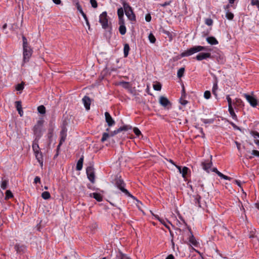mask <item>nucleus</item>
<instances>
[{
	"label": "nucleus",
	"instance_id": "nucleus-1",
	"mask_svg": "<svg viewBox=\"0 0 259 259\" xmlns=\"http://www.w3.org/2000/svg\"><path fill=\"white\" fill-rule=\"evenodd\" d=\"M22 38L23 40V61L27 62L32 56L33 51L29 46L26 37L24 35H22Z\"/></svg>",
	"mask_w": 259,
	"mask_h": 259
},
{
	"label": "nucleus",
	"instance_id": "nucleus-2",
	"mask_svg": "<svg viewBox=\"0 0 259 259\" xmlns=\"http://www.w3.org/2000/svg\"><path fill=\"white\" fill-rule=\"evenodd\" d=\"M115 186L123 193H124L127 196L133 198L134 200H136L137 201H138L137 198L132 195L127 190L125 189V184L123 180L121 179V177H116L115 179Z\"/></svg>",
	"mask_w": 259,
	"mask_h": 259
},
{
	"label": "nucleus",
	"instance_id": "nucleus-3",
	"mask_svg": "<svg viewBox=\"0 0 259 259\" xmlns=\"http://www.w3.org/2000/svg\"><path fill=\"white\" fill-rule=\"evenodd\" d=\"M207 49L205 47L195 46L182 53L181 54V56L182 57L190 56L197 52H199L202 51H205Z\"/></svg>",
	"mask_w": 259,
	"mask_h": 259
},
{
	"label": "nucleus",
	"instance_id": "nucleus-4",
	"mask_svg": "<svg viewBox=\"0 0 259 259\" xmlns=\"http://www.w3.org/2000/svg\"><path fill=\"white\" fill-rule=\"evenodd\" d=\"M99 22L104 29L108 28L111 30V27L109 26L107 13L106 11L103 12L99 16Z\"/></svg>",
	"mask_w": 259,
	"mask_h": 259
},
{
	"label": "nucleus",
	"instance_id": "nucleus-5",
	"mask_svg": "<svg viewBox=\"0 0 259 259\" xmlns=\"http://www.w3.org/2000/svg\"><path fill=\"white\" fill-rule=\"evenodd\" d=\"M123 8L125 15L128 18V19L131 21H136V15L134 13L132 8L130 5H128Z\"/></svg>",
	"mask_w": 259,
	"mask_h": 259
},
{
	"label": "nucleus",
	"instance_id": "nucleus-6",
	"mask_svg": "<svg viewBox=\"0 0 259 259\" xmlns=\"http://www.w3.org/2000/svg\"><path fill=\"white\" fill-rule=\"evenodd\" d=\"M86 172L87 174L88 178L92 183H95V175L94 172V168L93 166L87 167L86 169Z\"/></svg>",
	"mask_w": 259,
	"mask_h": 259
},
{
	"label": "nucleus",
	"instance_id": "nucleus-7",
	"mask_svg": "<svg viewBox=\"0 0 259 259\" xmlns=\"http://www.w3.org/2000/svg\"><path fill=\"white\" fill-rule=\"evenodd\" d=\"M44 121L42 120H38L37 123L33 127V132L37 137H40L41 134V127L42 126Z\"/></svg>",
	"mask_w": 259,
	"mask_h": 259
},
{
	"label": "nucleus",
	"instance_id": "nucleus-8",
	"mask_svg": "<svg viewBox=\"0 0 259 259\" xmlns=\"http://www.w3.org/2000/svg\"><path fill=\"white\" fill-rule=\"evenodd\" d=\"M211 58L216 59L220 64H223L225 61L224 54L219 50H217L215 54L211 55Z\"/></svg>",
	"mask_w": 259,
	"mask_h": 259
},
{
	"label": "nucleus",
	"instance_id": "nucleus-9",
	"mask_svg": "<svg viewBox=\"0 0 259 259\" xmlns=\"http://www.w3.org/2000/svg\"><path fill=\"white\" fill-rule=\"evenodd\" d=\"M203 169L207 172H209V169L212 165V156H210V160H206L201 162V164Z\"/></svg>",
	"mask_w": 259,
	"mask_h": 259
},
{
	"label": "nucleus",
	"instance_id": "nucleus-10",
	"mask_svg": "<svg viewBox=\"0 0 259 259\" xmlns=\"http://www.w3.org/2000/svg\"><path fill=\"white\" fill-rule=\"evenodd\" d=\"M243 96L251 106L253 107L256 106L257 105V101L255 98L247 94H244Z\"/></svg>",
	"mask_w": 259,
	"mask_h": 259
},
{
	"label": "nucleus",
	"instance_id": "nucleus-11",
	"mask_svg": "<svg viewBox=\"0 0 259 259\" xmlns=\"http://www.w3.org/2000/svg\"><path fill=\"white\" fill-rule=\"evenodd\" d=\"M211 58V55L209 53H200L195 58L198 61H201L204 59Z\"/></svg>",
	"mask_w": 259,
	"mask_h": 259
},
{
	"label": "nucleus",
	"instance_id": "nucleus-12",
	"mask_svg": "<svg viewBox=\"0 0 259 259\" xmlns=\"http://www.w3.org/2000/svg\"><path fill=\"white\" fill-rule=\"evenodd\" d=\"M105 120L109 126H111L115 124V121L112 118L110 114L108 112L105 113Z\"/></svg>",
	"mask_w": 259,
	"mask_h": 259
},
{
	"label": "nucleus",
	"instance_id": "nucleus-13",
	"mask_svg": "<svg viewBox=\"0 0 259 259\" xmlns=\"http://www.w3.org/2000/svg\"><path fill=\"white\" fill-rule=\"evenodd\" d=\"M76 8H77V10L81 14V15L83 17L84 19L85 20L86 24L88 26V29H90V24L89 21L88 20V19L87 18L86 14L83 12L81 6L79 5V6H77Z\"/></svg>",
	"mask_w": 259,
	"mask_h": 259
},
{
	"label": "nucleus",
	"instance_id": "nucleus-14",
	"mask_svg": "<svg viewBox=\"0 0 259 259\" xmlns=\"http://www.w3.org/2000/svg\"><path fill=\"white\" fill-rule=\"evenodd\" d=\"M119 25V31L121 35H124L126 33V29L124 24V20L118 21Z\"/></svg>",
	"mask_w": 259,
	"mask_h": 259
},
{
	"label": "nucleus",
	"instance_id": "nucleus-15",
	"mask_svg": "<svg viewBox=\"0 0 259 259\" xmlns=\"http://www.w3.org/2000/svg\"><path fill=\"white\" fill-rule=\"evenodd\" d=\"M82 102L85 109L87 110H89L90 109L91 103L90 98L88 96H85L82 99Z\"/></svg>",
	"mask_w": 259,
	"mask_h": 259
},
{
	"label": "nucleus",
	"instance_id": "nucleus-16",
	"mask_svg": "<svg viewBox=\"0 0 259 259\" xmlns=\"http://www.w3.org/2000/svg\"><path fill=\"white\" fill-rule=\"evenodd\" d=\"M250 134L254 138H256V137L259 138V122L255 125L254 130L251 131Z\"/></svg>",
	"mask_w": 259,
	"mask_h": 259
},
{
	"label": "nucleus",
	"instance_id": "nucleus-17",
	"mask_svg": "<svg viewBox=\"0 0 259 259\" xmlns=\"http://www.w3.org/2000/svg\"><path fill=\"white\" fill-rule=\"evenodd\" d=\"M35 156L38 162L42 167L43 166V156L42 153L40 151L35 153Z\"/></svg>",
	"mask_w": 259,
	"mask_h": 259
},
{
	"label": "nucleus",
	"instance_id": "nucleus-18",
	"mask_svg": "<svg viewBox=\"0 0 259 259\" xmlns=\"http://www.w3.org/2000/svg\"><path fill=\"white\" fill-rule=\"evenodd\" d=\"M159 103L162 106L164 107H166L168 105L170 104V102L168 100V99L163 96H161L160 97Z\"/></svg>",
	"mask_w": 259,
	"mask_h": 259
},
{
	"label": "nucleus",
	"instance_id": "nucleus-19",
	"mask_svg": "<svg viewBox=\"0 0 259 259\" xmlns=\"http://www.w3.org/2000/svg\"><path fill=\"white\" fill-rule=\"evenodd\" d=\"M90 197H93L97 201L99 202H101L103 200V196L102 195L98 193H92L90 194Z\"/></svg>",
	"mask_w": 259,
	"mask_h": 259
},
{
	"label": "nucleus",
	"instance_id": "nucleus-20",
	"mask_svg": "<svg viewBox=\"0 0 259 259\" xmlns=\"http://www.w3.org/2000/svg\"><path fill=\"white\" fill-rule=\"evenodd\" d=\"M124 8H119L117 10V15L118 17V21H123V16H124Z\"/></svg>",
	"mask_w": 259,
	"mask_h": 259
},
{
	"label": "nucleus",
	"instance_id": "nucleus-21",
	"mask_svg": "<svg viewBox=\"0 0 259 259\" xmlns=\"http://www.w3.org/2000/svg\"><path fill=\"white\" fill-rule=\"evenodd\" d=\"M206 41L208 44L211 45H217L219 43L217 39L213 36H209L207 37Z\"/></svg>",
	"mask_w": 259,
	"mask_h": 259
},
{
	"label": "nucleus",
	"instance_id": "nucleus-22",
	"mask_svg": "<svg viewBox=\"0 0 259 259\" xmlns=\"http://www.w3.org/2000/svg\"><path fill=\"white\" fill-rule=\"evenodd\" d=\"M233 104L237 107L241 108L244 106V103L241 99L239 98H236L233 102Z\"/></svg>",
	"mask_w": 259,
	"mask_h": 259
},
{
	"label": "nucleus",
	"instance_id": "nucleus-23",
	"mask_svg": "<svg viewBox=\"0 0 259 259\" xmlns=\"http://www.w3.org/2000/svg\"><path fill=\"white\" fill-rule=\"evenodd\" d=\"M83 157L81 156L79 159L78 160L77 165H76V169L77 170H80L82 169V165H83Z\"/></svg>",
	"mask_w": 259,
	"mask_h": 259
},
{
	"label": "nucleus",
	"instance_id": "nucleus-24",
	"mask_svg": "<svg viewBox=\"0 0 259 259\" xmlns=\"http://www.w3.org/2000/svg\"><path fill=\"white\" fill-rule=\"evenodd\" d=\"M228 110H229L230 114L231 115V116L232 117V118L233 119H234V120H237V116L236 115V114H235V112L234 111V109L233 108V106H231V107H228Z\"/></svg>",
	"mask_w": 259,
	"mask_h": 259
},
{
	"label": "nucleus",
	"instance_id": "nucleus-25",
	"mask_svg": "<svg viewBox=\"0 0 259 259\" xmlns=\"http://www.w3.org/2000/svg\"><path fill=\"white\" fill-rule=\"evenodd\" d=\"M17 253H21V252H24L25 247L24 246L22 245L20 246L19 244H16L14 247Z\"/></svg>",
	"mask_w": 259,
	"mask_h": 259
},
{
	"label": "nucleus",
	"instance_id": "nucleus-26",
	"mask_svg": "<svg viewBox=\"0 0 259 259\" xmlns=\"http://www.w3.org/2000/svg\"><path fill=\"white\" fill-rule=\"evenodd\" d=\"M130 50V48L129 45L128 44H124L123 48V53L124 57H127Z\"/></svg>",
	"mask_w": 259,
	"mask_h": 259
},
{
	"label": "nucleus",
	"instance_id": "nucleus-27",
	"mask_svg": "<svg viewBox=\"0 0 259 259\" xmlns=\"http://www.w3.org/2000/svg\"><path fill=\"white\" fill-rule=\"evenodd\" d=\"M218 89V86L217 82L216 81L213 83L212 89V94L215 96V97L216 98H218V94L217 93V91Z\"/></svg>",
	"mask_w": 259,
	"mask_h": 259
},
{
	"label": "nucleus",
	"instance_id": "nucleus-28",
	"mask_svg": "<svg viewBox=\"0 0 259 259\" xmlns=\"http://www.w3.org/2000/svg\"><path fill=\"white\" fill-rule=\"evenodd\" d=\"M190 233L191 234V236L189 238V242L193 245L196 246L197 245V242L196 240L195 239V238L192 234L191 231H190Z\"/></svg>",
	"mask_w": 259,
	"mask_h": 259
},
{
	"label": "nucleus",
	"instance_id": "nucleus-29",
	"mask_svg": "<svg viewBox=\"0 0 259 259\" xmlns=\"http://www.w3.org/2000/svg\"><path fill=\"white\" fill-rule=\"evenodd\" d=\"M132 127L131 125H123V126H121L119 128H118V131H119V132H121L123 131H127L128 130L132 129Z\"/></svg>",
	"mask_w": 259,
	"mask_h": 259
},
{
	"label": "nucleus",
	"instance_id": "nucleus-30",
	"mask_svg": "<svg viewBox=\"0 0 259 259\" xmlns=\"http://www.w3.org/2000/svg\"><path fill=\"white\" fill-rule=\"evenodd\" d=\"M41 197L43 199L45 200L49 199L51 197V195L50 193L48 191H45L42 193L41 194Z\"/></svg>",
	"mask_w": 259,
	"mask_h": 259
},
{
	"label": "nucleus",
	"instance_id": "nucleus-31",
	"mask_svg": "<svg viewBox=\"0 0 259 259\" xmlns=\"http://www.w3.org/2000/svg\"><path fill=\"white\" fill-rule=\"evenodd\" d=\"M185 72V68L182 67L180 68L177 72V76L179 78H181Z\"/></svg>",
	"mask_w": 259,
	"mask_h": 259
},
{
	"label": "nucleus",
	"instance_id": "nucleus-32",
	"mask_svg": "<svg viewBox=\"0 0 259 259\" xmlns=\"http://www.w3.org/2000/svg\"><path fill=\"white\" fill-rule=\"evenodd\" d=\"M32 149L35 153L40 151L39 147L37 143L34 142L32 144Z\"/></svg>",
	"mask_w": 259,
	"mask_h": 259
},
{
	"label": "nucleus",
	"instance_id": "nucleus-33",
	"mask_svg": "<svg viewBox=\"0 0 259 259\" xmlns=\"http://www.w3.org/2000/svg\"><path fill=\"white\" fill-rule=\"evenodd\" d=\"M110 137V134L107 133H104L102 135V137L101 139V141L102 143H104L105 141H106L108 138Z\"/></svg>",
	"mask_w": 259,
	"mask_h": 259
},
{
	"label": "nucleus",
	"instance_id": "nucleus-34",
	"mask_svg": "<svg viewBox=\"0 0 259 259\" xmlns=\"http://www.w3.org/2000/svg\"><path fill=\"white\" fill-rule=\"evenodd\" d=\"M38 112L42 114H44L46 113V108L44 105L39 106L37 107Z\"/></svg>",
	"mask_w": 259,
	"mask_h": 259
},
{
	"label": "nucleus",
	"instance_id": "nucleus-35",
	"mask_svg": "<svg viewBox=\"0 0 259 259\" xmlns=\"http://www.w3.org/2000/svg\"><path fill=\"white\" fill-rule=\"evenodd\" d=\"M24 82H22L21 83L18 84L16 87V90L18 91H22L24 88Z\"/></svg>",
	"mask_w": 259,
	"mask_h": 259
},
{
	"label": "nucleus",
	"instance_id": "nucleus-36",
	"mask_svg": "<svg viewBox=\"0 0 259 259\" xmlns=\"http://www.w3.org/2000/svg\"><path fill=\"white\" fill-rule=\"evenodd\" d=\"M218 172H217V175L220 177H221V178L224 179V180H230L232 178L229 177H228L226 175H224V174H223L222 173H221L220 171H218Z\"/></svg>",
	"mask_w": 259,
	"mask_h": 259
},
{
	"label": "nucleus",
	"instance_id": "nucleus-37",
	"mask_svg": "<svg viewBox=\"0 0 259 259\" xmlns=\"http://www.w3.org/2000/svg\"><path fill=\"white\" fill-rule=\"evenodd\" d=\"M218 172H217V175L220 177H221V178L224 179V180H230L232 178L229 177H228L226 175H224V174H223L222 173H221L220 171H218Z\"/></svg>",
	"mask_w": 259,
	"mask_h": 259
},
{
	"label": "nucleus",
	"instance_id": "nucleus-38",
	"mask_svg": "<svg viewBox=\"0 0 259 259\" xmlns=\"http://www.w3.org/2000/svg\"><path fill=\"white\" fill-rule=\"evenodd\" d=\"M188 170H189V168L187 167H186V166L183 167L181 174H182V177L184 178H186V175L187 174Z\"/></svg>",
	"mask_w": 259,
	"mask_h": 259
},
{
	"label": "nucleus",
	"instance_id": "nucleus-39",
	"mask_svg": "<svg viewBox=\"0 0 259 259\" xmlns=\"http://www.w3.org/2000/svg\"><path fill=\"white\" fill-rule=\"evenodd\" d=\"M13 197V193L10 190H7L6 192V199H9Z\"/></svg>",
	"mask_w": 259,
	"mask_h": 259
},
{
	"label": "nucleus",
	"instance_id": "nucleus-40",
	"mask_svg": "<svg viewBox=\"0 0 259 259\" xmlns=\"http://www.w3.org/2000/svg\"><path fill=\"white\" fill-rule=\"evenodd\" d=\"M226 17L228 20H232L234 18V14L228 10L226 12Z\"/></svg>",
	"mask_w": 259,
	"mask_h": 259
},
{
	"label": "nucleus",
	"instance_id": "nucleus-41",
	"mask_svg": "<svg viewBox=\"0 0 259 259\" xmlns=\"http://www.w3.org/2000/svg\"><path fill=\"white\" fill-rule=\"evenodd\" d=\"M153 89L155 91H160L161 89V84L160 82H157L156 84H153Z\"/></svg>",
	"mask_w": 259,
	"mask_h": 259
},
{
	"label": "nucleus",
	"instance_id": "nucleus-42",
	"mask_svg": "<svg viewBox=\"0 0 259 259\" xmlns=\"http://www.w3.org/2000/svg\"><path fill=\"white\" fill-rule=\"evenodd\" d=\"M201 199V196L199 195L196 196L195 198V203L196 205H197L199 207H201L200 200Z\"/></svg>",
	"mask_w": 259,
	"mask_h": 259
},
{
	"label": "nucleus",
	"instance_id": "nucleus-43",
	"mask_svg": "<svg viewBox=\"0 0 259 259\" xmlns=\"http://www.w3.org/2000/svg\"><path fill=\"white\" fill-rule=\"evenodd\" d=\"M149 40L150 41V42L154 44L156 41V38L154 36V35L152 33H150L148 36Z\"/></svg>",
	"mask_w": 259,
	"mask_h": 259
},
{
	"label": "nucleus",
	"instance_id": "nucleus-44",
	"mask_svg": "<svg viewBox=\"0 0 259 259\" xmlns=\"http://www.w3.org/2000/svg\"><path fill=\"white\" fill-rule=\"evenodd\" d=\"M8 183V181L6 180L3 181L1 186V188L3 190L6 189L7 188Z\"/></svg>",
	"mask_w": 259,
	"mask_h": 259
},
{
	"label": "nucleus",
	"instance_id": "nucleus-45",
	"mask_svg": "<svg viewBox=\"0 0 259 259\" xmlns=\"http://www.w3.org/2000/svg\"><path fill=\"white\" fill-rule=\"evenodd\" d=\"M15 103L17 110L22 109L21 101H17Z\"/></svg>",
	"mask_w": 259,
	"mask_h": 259
},
{
	"label": "nucleus",
	"instance_id": "nucleus-46",
	"mask_svg": "<svg viewBox=\"0 0 259 259\" xmlns=\"http://www.w3.org/2000/svg\"><path fill=\"white\" fill-rule=\"evenodd\" d=\"M163 32L169 38V41L172 39V35L168 31L164 30Z\"/></svg>",
	"mask_w": 259,
	"mask_h": 259
},
{
	"label": "nucleus",
	"instance_id": "nucleus-47",
	"mask_svg": "<svg viewBox=\"0 0 259 259\" xmlns=\"http://www.w3.org/2000/svg\"><path fill=\"white\" fill-rule=\"evenodd\" d=\"M133 132L135 133V134L138 137L142 135L141 131L138 127H134L133 128Z\"/></svg>",
	"mask_w": 259,
	"mask_h": 259
},
{
	"label": "nucleus",
	"instance_id": "nucleus-48",
	"mask_svg": "<svg viewBox=\"0 0 259 259\" xmlns=\"http://www.w3.org/2000/svg\"><path fill=\"white\" fill-rule=\"evenodd\" d=\"M251 5L252 6H255L259 10V1L258 0H250Z\"/></svg>",
	"mask_w": 259,
	"mask_h": 259
},
{
	"label": "nucleus",
	"instance_id": "nucleus-49",
	"mask_svg": "<svg viewBox=\"0 0 259 259\" xmlns=\"http://www.w3.org/2000/svg\"><path fill=\"white\" fill-rule=\"evenodd\" d=\"M211 97L210 92L209 91H206L204 93V97L206 99H209Z\"/></svg>",
	"mask_w": 259,
	"mask_h": 259
},
{
	"label": "nucleus",
	"instance_id": "nucleus-50",
	"mask_svg": "<svg viewBox=\"0 0 259 259\" xmlns=\"http://www.w3.org/2000/svg\"><path fill=\"white\" fill-rule=\"evenodd\" d=\"M90 3L93 8H97L98 7V3L96 0H90Z\"/></svg>",
	"mask_w": 259,
	"mask_h": 259
},
{
	"label": "nucleus",
	"instance_id": "nucleus-51",
	"mask_svg": "<svg viewBox=\"0 0 259 259\" xmlns=\"http://www.w3.org/2000/svg\"><path fill=\"white\" fill-rule=\"evenodd\" d=\"M205 23L208 26H211L212 25L213 21L211 18H207L205 20Z\"/></svg>",
	"mask_w": 259,
	"mask_h": 259
},
{
	"label": "nucleus",
	"instance_id": "nucleus-52",
	"mask_svg": "<svg viewBox=\"0 0 259 259\" xmlns=\"http://www.w3.org/2000/svg\"><path fill=\"white\" fill-rule=\"evenodd\" d=\"M116 259H129L127 257H126L124 254H122L121 252L119 253V255H117Z\"/></svg>",
	"mask_w": 259,
	"mask_h": 259
},
{
	"label": "nucleus",
	"instance_id": "nucleus-53",
	"mask_svg": "<svg viewBox=\"0 0 259 259\" xmlns=\"http://www.w3.org/2000/svg\"><path fill=\"white\" fill-rule=\"evenodd\" d=\"M226 99L228 103V107L232 106V104H233V103H232V101L230 97V95H227L226 97Z\"/></svg>",
	"mask_w": 259,
	"mask_h": 259
},
{
	"label": "nucleus",
	"instance_id": "nucleus-54",
	"mask_svg": "<svg viewBox=\"0 0 259 259\" xmlns=\"http://www.w3.org/2000/svg\"><path fill=\"white\" fill-rule=\"evenodd\" d=\"M119 131H118V128H117V130L112 132L110 134V137H113L115 135H117V134L119 133Z\"/></svg>",
	"mask_w": 259,
	"mask_h": 259
},
{
	"label": "nucleus",
	"instance_id": "nucleus-55",
	"mask_svg": "<svg viewBox=\"0 0 259 259\" xmlns=\"http://www.w3.org/2000/svg\"><path fill=\"white\" fill-rule=\"evenodd\" d=\"M251 154L253 156H257L259 157V151L256 150H253L252 151Z\"/></svg>",
	"mask_w": 259,
	"mask_h": 259
},
{
	"label": "nucleus",
	"instance_id": "nucleus-56",
	"mask_svg": "<svg viewBox=\"0 0 259 259\" xmlns=\"http://www.w3.org/2000/svg\"><path fill=\"white\" fill-rule=\"evenodd\" d=\"M67 129L65 127H63L61 131L60 132V135H67Z\"/></svg>",
	"mask_w": 259,
	"mask_h": 259
},
{
	"label": "nucleus",
	"instance_id": "nucleus-57",
	"mask_svg": "<svg viewBox=\"0 0 259 259\" xmlns=\"http://www.w3.org/2000/svg\"><path fill=\"white\" fill-rule=\"evenodd\" d=\"M186 96V94L185 92L184 85L182 86V98H185Z\"/></svg>",
	"mask_w": 259,
	"mask_h": 259
},
{
	"label": "nucleus",
	"instance_id": "nucleus-58",
	"mask_svg": "<svg viewBox=\"0 0 259 259\" xmlns=\"http://www.w3.org/2000/svg\"><path fill=\"white\" fill-rule=\"evenodd\" d=\"M67 135H60L61 138L60 140V144H62V143L65 141Z\"/></svg>",
	"mask_w": 259,
	"mask_h": 259
},
{
	"label": "nucleus",
	"instance_id": "nucleus-59",
	"mask_svg": "<svg viewBox=\"0 0 259 259\" xmlns=\"http://www.w3.org/2000/svg\"><path fill=\"white\" fill-rule=\"evenodd\" d=\"M145 20L147 22H150L151 20V16L150 14H148L145 16Z\"/></svg>",
	"mask_w": 259,
	"mask_h": 259
},
{
	"label": "nucleus",
	"instance_id": "nucleus-60",
	"mask_svg": "<svg viewBox=\"0 0 259 259\" xmlns=\"http://www.w3.org/2000/svg\"><path fill=\"white\" fill-rule=\"evenodd\" d=\"M230 124L234 127V128L235 129H236V130H239V131H241V129L239 127H238V126H237L235 123H234L233 122H230Z\"/></svg>",
	"mask_w": 259,
	"mask_h": 259
},
{
	"label": "nucleus",
	"instance_id": "nucleus-61",
	"mask_svg": "<svg viewBox=\"0 0 259 259\" xmlns=\"http://www.w3.org/2000/svg\"><path fill=\"white\" fill-rule=\"evenodd\" d=\"M203 122L204 123H211L213 122V119H204L203 120Z\"/></svg>",
	"mask_w": 259,
	"mask_h": 259
},
{
	"label": "nucleus",
	"instance_id": "nucleus-62",
	"mask_svg": "<svg viewBox=\"0 0 259 259\" xmlns=\"http://www.w3.org/2000/svg\"><path fill=\"white\" fill-rule=\"evenodd\" d=\"M120 1L122 3L123 8L130 5L128 3H127L126 2L125 0H120Z\"/></svg>",
	"mask_w": 259,
	"mask_h": 259
},
{
	"label": "nucleus",
	"instance_id": "nucleus-63",
	"mask_svg": "<svg viewBox=\"0 0 259 259\" xmlns=\"http://www.w3.org/2000/svg\"><path fill=\"white\" fill-rule=\"evenodd\" d=\"M40 179L39 177H36L35 178H34V183L36 184L37 183H40Z\"/></svg>",
	"mask_w": 259,
	"mask_h": 259
},
{
	"label": "nucleus",
	"instance_id": "nucleus-64",
	"mask_svg": "<svg viewBox=\"0 0 259 259\" xmlns=\"http://www.w3.org/2000/svg\"><path fill=\"white\" fill-rule=\"evenodd\" d=\"M180 103L183 105H186L188 103V101L187 100L182 99L181 98Z\"/></svg>",
	"mask_w": 259,
	"mask_h": 259
}]
</instances>
